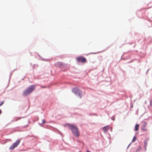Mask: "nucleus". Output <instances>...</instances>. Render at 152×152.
<instances>
[{
    "instance_id": "nucleus-1",
    "label": "nucleus",
    "mask_w": 152,
    "mask_h": 152,
    "mask_svg": "<svg viewBox=\"0 0 152 152\" xmlns=\"http://www.w3.org/2000/svg\"><path fill=\"white\" fill-rule=\"evenodd\" d=\"M69 129H70L73 134L76 137L80 136V133L77 127L75 125L68 124H67Z\"/></svg>"
},
{
    "instance_id": "nucleus-2",
    "label": "nucleus",
    "mask_w": 152,
    "mask_h": 152,
    "mask_svg": "<svg viewBox=\"0 0 152 152\" xmlns=\"http://www.w3.org/2000/svg\"><path fill=\"white\" fill-rule=\"evenodd\" d=\"M35 86L34 85H31L28 87L23 91V95L24 96L30 94L35 89Z\"/></svg>"
},
{
    "instance_id": "nucleus-3",
    "label": "nucleus",
    "mask_w": 152,
    "mask_h": 152,
    "mask_svg": "<svg viewBox=\"0 0 152 152\" xmlns=\"http://www.w3.org/2000/svg\"><path fill=\"white\" fill-rule=\"evenodd\" d=\"M73 92L75 94L78 95L81 98L82 96V93L80 90L77 88H73L72 90Z\"/></svg>"
},
{
    "instance_id": "nucleus-4",
    "label": "nucleus",
    "mask_w": 152,
    "mask_h": 152,
    "mask_svg": "<svg viewBox=\"0 0 152 152\" xmlns=\"http://www.w3.org/2000/svg\"><path fill=\"white\" fill-rule=\"evenodd\" d=\"M20 142V140H17L15 143H14L12 145H11L10 147V149L12 150L15 148L17 147L19 145Z\"/></svg>"
},
{
    "instance_id": "nucleus-5",
    "label": "nucleus",
    "mask_w": 152,
    "mask_h": 152,
    "mask_svg": "<svg viewBox=\"0 0 152 152\" xmlns=\"http://www.w3.org/2000/svg\"><path fill=\"white\" fill-rule=\"evenodd\" d=\"M77 60L79 62L85 63L86 62V58L82 56L78 57L77 58Z\"/></svg>"
},
{
    "instance_id": "nucleus-6",
    "label": "nucleus",
    "mask_w": 152,
    "mask_h": 152,
    "mask_svg": "<svg viewBox=\"0 0 152 152\" xmlns=\"http://www.w3.org/2000/svg\"><path fill=\"white\" fill-rule=\"evenodd\" d=\"M147 125V124L145 122H144L143 123V125L141 127L142 129L144 131H147V129L146 127Z\"/></svg>"
},
{
    "instance_id": "nucleus-7",
    "label": "nucleus",
    "mask_w": 152,
    "mask_h": 152,
    "mask_svg": "<svg viewBox=\"0 0 152 152\" xmlns=\"http://www.w3.org/2000/svg\"><path fill=\"white\" fill-rule=\"evenodd\" d=\"M109 126H106L104 127L103 128V130L104 132H106L109 129Z\"/></svg>"
},
{
    "instance_id": "nucleus-8",
    "label": "nucleus",
    "mask_w": 152,
    "mask_h": 152,
    "mask_svg": "<svg viewBox=\"0 0 152 152\" xmlns=\"http://www.w3.org/2000/svg\"><path fill=\"white\" fill-rule=\"evenodd\" d=\"M139 126L138 124H137L135 125V129L136 131H137L138 130Z\"/></svg>"
},
{
    "instance_id": "nucleus-9",
    "label": "nucleus",
    "mask_w": 152,
    "mask_h": 152,
    "mask_svg": "<svg viewBox=\"0 0 152 152\" xmlns=\"http://www.w3.org/2000/svg\"><path fill=\"white\" fill-rule=\"evenodd\" d=\"M136 139L137 137H134L132 141V142H135L136 140Z\"/></svg>"
},
{
    "instance_id": "nucleus-10",
    "label": "nucleus",
    "mask_w": 152,
    "mask_h": 152,
    "mask_svg": "<svg viewBox=\"0 0 152 152\" xmlns=\"http://www.w3.org/2000/svg\"><path fill=\"white\" fill-rule=\"evenodd\" d=\"M46 123V122L45 120L43 119L42 120V124H44Z\"/></svg>"
},
{
    "instance_id": "nucleus-11",
    "label": "nucleus",
    "mask_w": 152,
    "mask_h": 152,
    "mask_svg": "<svg viewBox=\"0 0 152 152\" xmlns=\"http://www.w3.org/2000/svg\"><path fill=\"white\" fill-rule=\"evenodd\" d=\"M4 103V102L2 101L1 102H0V106H1L2 105H3Z\"/></svg>"
},
{
    "instance_id": "nucleus-12",
    "label": "nucleus",
    "mask_w": 152,
    "mask_h": 152,
    "mask_svg": "<svg viewBox=\"0 0 152 152\" xmlns=\"http://www.w3.org/2000/svg\"><path fill=\"white\" fill-rule=\"evenodd\" d=\"M150 105L152 106V100H150Z\"/></svg>"
},
{
    "instance_id": "nucleus-13",
    "label": "nucleus",
    "mask_w": 152,
    "mask_h": 152,
    "mask_svg": "<svg viewBox=\"0 0 152 152\" xmlns=\"http://www.w3.org/2000/svg\"><path fill=\"white\" fill-rule=\"evenodd\" d=\"M141 148L140 147H139L138 149H137V151H139L140 150H141Z\"/></svg>"
},
{
    "instance_id": "nucleus-14",
    "label": "nucleus",
    "mask_w": 152,
    "mask_h": 152,
    "mask_svg": "<svg viewBox=\"0 0 152 152\" xmlns=\"http://www.w3.org/2000/svg\"><path fill=\"white\" fill-rule=\"evenodd\" d=\"M1 110H0V115L1 114Z\"/></svg>"
},
{
    "instance_id": "nucleus-15",
    "label": "nucleus",
    "mask_w": 152,
    "mask_h": 152,
    "mask_svg": "<svg viewBox=\"0 0 152 152\" xmlns=\"http://www.w3.org/2000/svg\"><path fill=\"white\" fill-rule=\"evenodd\" d=\"M145 146H146V145H147V144H146V142H145Z\"/></svg>"
},
{
    "instance_id": "nucleus-16",
    "label": "nucleus",
    "mask_w": 152,
    "mask_h": 152,
    "mask_svg": "<svg viewBox=\"0 0 152 152\" xmlns=\"http://www.w3.org/2000/svg\"><path fill=\"white\" fill-rule=\"evenodd\" d=\"M86 152H90L89 151H88V150H87V151H86Z\"/></svg>"
}]
</instances>
